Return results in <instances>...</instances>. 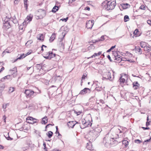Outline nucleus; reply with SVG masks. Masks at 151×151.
Here are the masks:
<instances>
[{"mask_svg": "<svg viewBox=\"0 0 151 151\" xmlns=\"http://www.w3.org/2000/svg\"><path fill=\"white\" fill-rule=\"evenodd\" d=\"M9 104H5V105H3V108L4 109H6V106L7 105H8Z\"/></svg>", "mask_w": 151, "mask_h": 151, "instance_id": "nucleus-54", "label": "nucleus"}, {"mask_svg": "<svg viewBox=\"0 0 151 151\" xmlns=\"http://www.w3.org/2000/svg\"><path fill=\"white\" fill-rule=\"evenodd\" d=\"M85 10L89 11L90 10V8L89 6H87L85 8Z\"/></svg>", "mask_w": 151, "mask_h": 151, "instance_id": "nucleus-59", "label": "nucleus"}, {"mask_svg": "<svg viewBox=\"0 0 151 151\" xmlns=\"http://www.w3.org/2000/svg\"><path fill=\"white\" fill-rule=\"evenodd\" d=\"M109 142L111 143V147L116 145L118 143V142L114 138H111L109 137Z\"/></svg>", "mask_w": 151, "mask_h": 151, "instance_id": "nucleus-6", "label": "nucleus"}, {"mask_svg": "<svg viewBox=\"0 0 151 151\" xmlns=\"http://www.w3.org/2000/svg\"><path fill=\"white\" fill-rule=\"evenodd\" d=\"M50 125H52V124H47V125L46 126H45V131H46V129L47 128V127Z\"/></svg>", "mask_w": 151, "mask_h": 151, "instance_id": "nucleus-60", "label": "nucleus"}, {"mask_svg": "<svg viewBox=\"0 0 151 151\" xmlns=\"http://www.w3.org/2000/svg\"><path fill=\"white\" fill-rule=\"evenodd\" d=\"M65 34L63 36V37L62 38H61L60 39V45L62 47H63V48H64V45L63 43V42H62V41H63V40L64 39V37H65Z\"/></svg>", "mask_w": 151, "mask_h": 151, "instance_id": "nucleus-22", "label": "nucleus"}, {"mask_svg": "<svg viewBox=\"0 0 151 151\" xmlns=\"http://www.w3.org/2000/svg\"><path fill=\"white\" fill-rule=\"evenodd\" d=\"M9 71L13 72L12 73H14L17 72V68L15 67L12 69L10 70Z\"/></svg>", "mask_w": 151, "mask_h": 151, "instance_id": "nucleus-31", "label": "nucleus"}, {"mask_svg": "<svg viewBox=\"0 0 151 151\" xmlns=\"http://www.w3.org/2000/svg\"><path fill=\"white\" fill-rule=\"evenodd\" d=\"M114 77V75H113V78H112L111 76L110 72L109 71H106L103 74V80L108 79L111 81L113 80Z\"/></svg>", "mask_w": 151, "mask_h": 151, "instance_id": "nucleus-4", "label": "nucleus"}, {"mask_svg": "<svg viewBox=\"0 0 151 151\" xmlns=\"http://www.w3.org/2000/svg\"><path fill=\"white\" fill-rule=\"evenodd\" d=\"M32 16L31 15H29L27 16L26 19L27 20H29V21H30L32 20Z\"/></svg>", "mask_w": 151, "mask_h": 151, "instance_id": "nucleus-27", "label": "nucleus"}, {"mask_svg": "<svg viewBox=\"0 0 151 151\" xmlns=\"http://www.w3.org/2000/svg\"><path fill=\"white\" fill-rule=\"evenodd\" d=\"M33 42V41L32 40H30L28 41L26 43V45L27 46L30 44H31Z\"/></svg>", "mask_w": 151, "mask_h": 151, "instance_id": "nucleus-38", "label": "nucleus"}, {"mask_svg": "<svg viewBox=\"0 0 151 151\" xmlns=\"http://www.w3.org/2000/svg\"><path fill=\"white\" fill-rule=\"evenodd\" d=\"M26 120H30L31 122L32 121H33L34 120H36V119L33 118L32 117H29L27 118Z\"/></svg>", "mask_w": 151, "mask_h": 151, "instance_id": "nucleus-37", "label": "nucleus"}, {"mask_svg": "<svg viewBox=\"0 0 151 151\" xmlns=\"http://www.w3.org/2000/svg\"><path fill=\"white\" fill-rule=\"evenodd\" d=\"M44 57L46 59H51V57H50V55H48V56Z\"/></svg>", "mask_w": 151, "mask_h": 151, "instance_id": "nucleus-53", "label": "nucleus"}, {"mask_svg": "<svg viewBox=\"0 0 151 151\" xmlns=\"http://www.w3.org/2000/svg\"><path fill=\"white\" fill-rule=\"evenodd\" d=\"M129 20V17L128 15H125L124 17V20L125 22L128 21Z\"/></svg>", "mask_w": 151, "mask_h": 151, "instance_id": "nucleus-34", "label": "nucleus"}, {"mask_svg": "<svg viewBox=\"0 0 151 151\" xmlns=\"http://www.w3.org/2000/svg\"><path fill=\"white\" fill-rule=\"evenodd\" d=\"M142 10H148V8L147 6H145L144 5H142ZM149 12V10H148Z\"/></svg>", "mask_w": 151, "mask_h": 151, "instance_id": "nucleus-44", "label": "nucleus"}, {"mask_svg": "<svg viewBox=\"0 0 151 151\" xmlns=\"http://www.w3.org/2000/svg\"><path fill=\"white\" fill-rule=\"evenodd\" d=\"M101 131V128L96 127L94 129L91 130L90 131L89 134L92 137L96 138Z\"/></svg>", "mask_w": 151, "mask_h": 151, "instance_id": "nucleus-2", "label": "nucleus"}, {"mask_svg": "<svg viewBox=\"0 0 151 151\" xmlns=\"http://www.w3.org/2000/svg\"><path fill=\"white\" fill-rule=\"evenodd\" d=\"M68 18L67 17L66 18H63V19H60V20H61L63 21H65V22H66L68 20Z\"/></svg>", "mask_w": 151, "mask_h": 151, "instance_id": "nucleus-51", "label": "nucleus"}, {"mask_svg": "<svg viewBox=\"0 0 151 151\" xmlns=\"http://www.w3.org/2000/svg\"><path fill=\"white\" fill-rule=\"evenodd\" d=\"M14 91V87H10L9 90V92L10 93L13 92Z\"/></svg>", "mask_w": 151, "mask_h": 151, "instance_id": "nucleus-46", "label": "nucleus"}, {"mask_svg": "<svg viewBox=\"0 0 151 151\" xmlns=\"http://www.w3.org/2000/svg\"><path fill=\"white\" fill-rule=\"evenodd\" d=\"M92 124V123H91L90 122H86V124L85 126V127H83L82 128H84L85 127H89V126H91V125ZM81 128L82 129L80 125H79Z\"/></svg>", "mask_w": 151, "mask_h": 151, "instance_id": "nucleus-26", "label": "nucleus"}, {"mask_svg": "<svg viewBox=\"0 0 151 151\" xmlns=\"http://www.w3.org/2000/svg\"><path fill=\"white\" fill-rule=\"evenodd\" d=\"M95 90L97 91H99L103 90V88L101 86H98L95 88Z\"/></svg>", "mask_w": 151, "mask_h": 151, "instance_id": "nucleus-32", "label": "nucleus"}, {"mask_svg": "<svg viewBox=\"0 0 151 151\" xmlns=\"http://www.w3.org/2000/svg\"><path fill=\"white\" fill-rule=\"evenodd\" d=\"M104 35L102 36L101 38V39H99L98 40H96L95 41H92V42L93 43H96V42H98V41H103L105 39L104 38Z\"/></svg>", "mask_w": 151, "mask_h": 151, "instance_id": "nucleus-21", "label": "nucleus"}, {"mask_svg": "<svg viewBox=\"0 0 151 151\" xmlns=\"http://www.w3.org/2000/svg\"><path fill=\"white\" fill-rule=\"evenodd\" d=\"M74 112L75 114H77V115L78 116L82 112V111H77L76 110H74Z\"/></svg>", "mask_w": 151, "mask_h": 151, "instance_id": "nucleus-40", "label": "nucleus"}, {"mask_svg": "<svg viewBox=\"0 0 151 151\" xmlns=\"http://www.w3.org/2000/svg\"><path fill=\"white\" fill-rule=\"evenodd\" d=\"M150 139H151V138L150 139H147L146 140H145L144 142H143V144H146L147 142H150Z\"/></svg>", "mask_w": 151, "mask_h": 151, "instance_id": "nucleus-45", "label": "nucleus"}, {"mask_svg": "<svg viewBox=\"0 0 151 151\" xmlns=\"http://www.w3.org/2000/svg\"><path fill=\"white\" fill-rule=\"evenodd\" d=\"M53 134V133L51 131H49L47 133H46V135L49 138H50L52 136Z\"/></svg>", "mask_w": 151, "mask_h": 151, "instance_id": "nucleus-23", "label": "nucleus"}, {"mask_svg": "<svg viewBox=\"0 0 151 151\" xmlns=\"http://www.w3.org/2000/svg\"><path fill=\"white\" fill-rule=\"evenodd\" d=\"M24 7L25 8L26 10H27V0H24Z\"/></svg>", "mask_w": 151, "mask_h": 151, "instance_id": "nucleus-30", "label": "nucleus"}, {"mask_svg": "<svg viewBox=\"0 0 151 151\" xmlns=\"http://www.w3.org/2000/svg\"><path fill=\"white\" fill-rule=\"evenodd\" d=\"M116 4L115 1H108L106 0L102 3V5L106 9L109 10L114 9Z\"/></svg>", "mask_w": 151, "mask_h": 151, "instance_id": "nucleus-1", "label": "nucleus"}, {"mask_svg": "<svg viewBox=\"0 0 151 151\" xmlns=\"http://www.w3.org/2000/svg\"><path fill=\"white\" fill-rule=\"evenodd\" d=\"M115 46H116V45H114V46H112L111 48H110V49L111 50H112L114 48H115Z\"/></svg>", "mask_w": 151, "mask_h": 151, "instance_id": "nucleus-64", "label": "nucleus"}, {"mask_svg": "<svg viewBox=\"0 0 151 151\" xmlns=\"http://www.w3.org/2000/svg\"><path fill=\"white\" fill-rule=\"evenodd\" d=\"M76 121H69L67 123V125L69 128H73L74 126L76 124H79L78 122H76Z\"/></svg>", "mask_w": 151, "mask_h": 151, "instance_id": "nucleus-11", "label": "nucleus"}, {"mask_svg": "<svg viewBox=\"0 0 151 151\" xmlns=\"http://www.w3.org/2000/svg\"><path fill=\"white\" fill-rule=\"evenodd\" d=\"M24 93L25 94L27 98L33 97L37 94L36 92H34L30 89H26L24 91Z\"/></svg>", "mask_w": 151, "mask_h": 151, "instance_id": "nucleus-3", "label": "nucleus"}, {"mask_svg": "<svg viewBox=\"0 0 151 151\" xmlns=\"http://www.w3.org/2000/svg\"><path fill=\"white\" fill-rule=\"evenodd\" d=\"M37 39L39 40L42 42H43L44 40V37L43 36V35L42 34H40V35L39 37H37Z\"/></svg>", "mask_w": 151, "mask_h": 151, "instance_id": "nucleus-24", "label": "nucleus"}, {"mask_svg": "<svg viewBox=\"0 0 151 151\" xmlns=\"http://www.w3.org/2000/svg\"><path fill=\"white\" fill-rule=\"evenodd\" d=\"M47 54L49 55H50V57H51V58L55 57L57 55L55 53L53 54V52H47Z\"/></svg>", "mask_w": 151, "mask_h": 151, "instance_id": "nucleus-19", "label": "nucleus"}, {"mask_svg": "<svg viewBox=\"0 0 151 151\" xmlns=\"http://www.w3.org/2000/svg\"><path fill=\"white\" fill-rule=\"evenodd\" d=\"M147 24L151 25V20H148L147 21Z\"/></svg>", "mask_w": 151, "mask_h": 151, "instance_id": "nucleus-55", "label": "nucleus"}, {"mask_svg": "<svg viewBox=\"0 0 151 151\" xmlns=\"http://www.w3.org/2000/svg\"><path fill=\"white\" fill-rule=\"evenodd\" d=\"M27 122L29 123L32 124H34L35 123H36L37 122L36 120H36H34L32 121L31 122H29L28 121Z\"/></svg>", "mask_w": 151, "mask_h": 151, "instance_id": "nucleus-47", "label": "nucleus"}, {"mask_svg": "<svg viewBox=\"0 0 151 151\" xmlns=\"http://www.w3.org/2000/svg\"><path fill=\"white\" fill-rule=\"evenodd\" d=\"M132 110L131 109H127L124 111V115L123 116V119L127 116H131L132 114Z\"/></svg>", "mask_w": 151, "mask_h": 151, "instance_id": "nucleus-8", "label": "nucleus"}, {"mask_svg": "<svg viewBox=\"0 0 151 151\" xmlns=\"http://www.w3.org/2000/svg\"><path fill=\"white\" fill-rule=\"evenodd\" d=\"M6 117L5 115H4L3 116V119L4 120V122H6Z\"/></svg>", "mask_w": 151, "mask_h": 151, "instance_id": "nucleus-57", "label": "nucleus"}, {"mask_svg": "<svg viewBox=\"0 0 151 151\" xmlns=\"http://www.w3.org/2000/svg\"><path fill=\"white\" fill-rule=\"evenodd\" d=\"M141 49L139 46H136L135 48V50L136 51V52H139Z\"/></svg>", "mask_w": 151, "mask_h": 151, "instance_id": "nucleus-35", "label": "nucleus"}, {"mask_svg": "<svg viewBox=\"0 0 151 151\" xmlns=\"http://www.w3.org/2000/svg\"><path fill=\"white\" fill-rule=\"evenodd\" d=\"M93 20H89L87 22L86 24V27L87 29H91L93 25Z\"/></svg>", "mask_w": 151, "mask_h": 151, "instance_id": "nucleus-9", "label": "nucleus"}, {"mask_svg": "<svg viewBox=\"0 0 151 151\" xmlns=\"http://www.w3.org/2000/svg\"><path fill=\"white\" fill-rule=\"evenodd\" d=\"M121 56L120 55L118 54V55H117L116 56V58H118V60L119 59L120 60V59H121Z\"/></svg>", "mask_w": 151, "mask_h": 151, "instance_id": "nucleus-56", "label": "nucleus"}, {"mask_svg": "<svg viewBox=\"0 0 151 151\" xmlns=\"http://www.w3.org/2000/svg\"><path fill=\"white\" fill-rule=\"evenodd\" d=\"M121 6L123 9H126L128 7V6L130 7V5L128 4H122Z\"/></svg>", "mask_w": 151, "mask_h": 151, "instance_id": "nucleus-17", "label": "nucleus"}, {"mask_svg": "<svg viewBox=\"0 0 151 151\" xmlns=\"http://www.w3.org/2000/svg\"><path fill=\"white\" fill-rule=\"evenodd\" d=\"M122 144L124 145L125 146L127 147L128 145V142L127 140H124L122 141Z\"/></svg>", "mask_w": 151, "mask_h": 151, "instance_id": "nucleus-28", "label": "nucleus"}, {"mask_svg": "<svg viewBox=\"0 0 151 151\" xmlns=\"http://www.w3.org/2000/svg\"><path fill=\"white\" fill-rule=\"evenodd\" d=\"M10 77V76L9 75H8L5 76L3 78L1 79V81L2 82H4V80L6 79H9V78Z\"/></svg>", "mask_w": 151, "mask_h": 151, "instance_id": "nucleus-33", "label": "nucleus"}, {"mask_svg": "<svg viewBox=\"0 0 151 151\" xmlns=\"http://www.w3.org/2000/svg\"><path fill=\"white\" fill-rule=\"evenodd\" d=\"M55 34H52L51 36V37H50L49 39V41L50 42H52L55 39Z\"/></svg>", "mask_w": 151, "mask_h": 151, "instance_id": "nucleus-25", "label": "nucleus"}, {"mask_svg": "<svg viewBox=\"0 0 151 151\" xmlns=\"http://www.w3.org/2000/svg\"><path fill=\"white\" fill-rule=\"evenodd\" d=\"M91 92L90 89L88 88H85L83 90L81 91L79 94L83 95L87 93H90Z\"/></svg>", "mask_w": 151, "mask_h": 151, "instance_id": "nucleus-12", "label": "nucleus"}, {"mask_svg": "<svg viewBox=\"0 0 151 151\" xmlns=\"http://www.w3.org/2000/svg\"><path fill=\"white\" fill-rule=\"evenodd\" d=\"M81 121L82 124L84 126V127H85V125L86 124L87 122L84 119H82Z\"/></svg>", "mask_w": 151, "mask_h": 151, "instance_id": "nucleus-41", "label": "nucleus"}, {"mask_svg": "<svg viewBox=\"0 0 151 151\" xmlns=\"http://www.w3.org/2000/svg\"><path fill=\"white\" fill-rule=\"evenodd\" d=\"M119 80V82L121 84L122 83H123L125 81V79L124 78H122V76L120 78Z\"/></svg>", "mask_w": 151, "mask_h": 151, "instance_id": "nucleus-29", "label": "nucleus"}, {"mask_svg": "<svg viewBox=\"0 0 151 151\" xmlns=\"http://www.w3.org/2000/svg\"><path fill=\"white\" fill-rule=\"evenodd\" d=\"M10 21H12V22L14 24H16L17 23L18 21L16 19L15 17L14 16L13 17L10 19Z\"/></svg>", "mask_w": 151, "mask_h": 151, "instance_id": "nucleus-18", "label": "nucleus"}, {"mask_svg": "<svg viewBox=\"0 0 151 151\" xmlns=\"http://www.w3.org/2000/svg\"><path fill=\"white\" fill-rule=\"evenodd\" d=\"M147 122L146 123V126H147L150 124V121L149 120L148 116L147 117Z\"/></svg>", "mask_w": 151, "mask_h": 151, "instance_id": "nucleus-39", "label": "nucleus"}, {"mask_svg": "<svg viewBox=\"0 0 151 151\" xmlns=\"http://www.w3.org/2000/svg\"><path fill=\"white\" fill-rule=\"evenodd\" d=\"M98 53H95L94 55L91 56V57L89 58H95L96 56H98Z\"/></svg>", "mask_w": 151, "mask_h": 151, "instance_id": "nucleus-48", "label": "nucleus"}, {"mask_svg": "<svg viewBox=\"0 0 151 151\" xmlns=\"http://www.w3.org/2000/svg\"><path fill=\"white\" fill-rule=\"evenodd\" d=\"M10 20H6L5 22L4 23L3 26L5 29H8L11 27L10 24Z\"/></svg>", "mask_w": 151, "mask_h": 151, "instance_id": "nucleus-10", "label": "nucleus"}, {"mask_svg": "<svg viewBox=\"0 0 151 151\" xmlns=\"http://www.w3.org/2000/svg\"><path fill=\"white\" fill-rule=\"evenodd\" d=\"M91 47V48L94 49V47L93 45H91L89 47Z\"/></svg>", "mask_w": 151, "mask_h": 151, "instance_id": "nucleus-62", "label": "nucleus"}, {"mask_svg": "<svg viewBox=\"0 0 151 151\" xmlns=\"http://www.w3.org/2000/svg\"><path fill=\"white\" fill-rule=\"evenodd\" d=\"M4 69V67H2L1 68V69L0 70V73H1L2 71Z\"/></svg>", "mask_w": 151, "mask_h": 151, "instance_id": "nucleus-61", "label": "nucleus"}, {"mask_svg": "<svg viewBox=\"0 0 151 151\" xmlns=\"http://www.w3.org/2000/svg\"><path fill=\"white\" fill-rule=\"evenodd\" d=\"M25 55L24 54H23L22 55H21L18 58H17L15 61H16L17 59H21L22 58H24L25 57Z\"/></svg>", "mask_w": 151, "mask_h": 151, "instance_id": "nucleus-42", "label": "nucleus"}, {"mask_svg": "<svg viewBox=\"0 0 151 151\" xmlns=\"http://www.w3.org/2000/svg\"><path fill=\"white\" fill-rule=\"evenodd\" d=\"M59 9V6H55L53 8L52 10V12H53L55 13Z\"/></svg>", "mask_w": 151, "mask_h": 151, "instance_id": "nucleus-20", "label": "nucleus"}, {"mask_svg": "<svg viewBox=\"0 0 151 151\" xmlns=\"http://www.w3.org/2000/svg\"><path fill=\"white\" fill-rule=\"evenodd\" d=\"M139 32L138 30L137 29H136L134 31L133 34L134 35H137V33Z\"/></svg>", "mask_w": 151, "mask_h": 151, "instance_id": "nucleus-50", "label": "nucleus"}, {"mask_svg": "<svg viewBox=\"0 0 151 151\" xmlns=\"http://www.w3.org/2000/svg\"><path fill=\"white\" fill-rule=\"evenodd\" d=\"M139 84L137 82H134L133 83V87L134 89H137L139 87Z\"/></svg>", "mask_w": 151, "mask_h": 151, "instance_id": "nucleus-13", "label": "nucleus"}, {"mask_svg": "<svg viewBox=\"0 0 151 151\" xmlns=\"http://www.w3.org/2000/svg\"><path fill=\"white\" fill-rule=\"evenodd\" d=\"M107 58L109 59V60L110 61H112V60L111 59V58L110 56V55H108L107 56Z\"/></svg>", "mask_w": 151, "mask_h": 151, "instance_id": "nucleus-58", "label": "nucleus"}, {"mask_svg": "<svg viewBox=\"0 0 151 151\" xmlns=\"http://www.w3.org/2000/svg\"><path fill=\"white\" fill-rule=\"evenodd\" d=\"M38 12L40 14L39 15L40 18H42L45 16L46 12L45 10L42 9H40Z\"/></svg>", "mask_w": 151, "mask_h": 151, "instance_id": "nucleus-7", "label": "nucleus"}, {"mask_svg": "<svg viewBox=\"0 0 151 151\" xmlns=\"http://www.w3.org/2000/svg\"><path fill=\"white\" fill-rule=\"evenodd\" d=\"M86 77V76H85V75H83L82 76V77L81 78V79H82V80L83 79H85Z\"/></svg>", "mask_w": 151, "mask_h": 151, "instance_id": "nucleus-63", "label": "nucleus"}, {"mask_svg": "<svg viewBox=\"0 0 151 151\" xmlns=\"http://www.w3.org/2000/svg\"><path fill=\"white\" fill-rule=\"evenodd\" d=\"M134 142L137 144H140L142 142V141L137 139H135L134 141Z\"/></svg>", "mask_w": 151, "mask_h": 151, "instance_id": "nucleus-43", "label": "nucleus"}, {"mask_svg": "<svg viewBox=\"0 0 151 151\" xmlns=\"http://www.w3.org/2000/svg\"><path fill=\"white\" fill-rule=\"evenodd\" d=\"M47 122V117L46 116H45L42 118V124H45Z\"/></svg>", "mask_w": 151, "mask_h": 151, "instance_id": "nucleus-16", "label": "nucleus"}, {"mask_svg": "<svg viewBox=\"0 0 151 151\" xmlns=\"http://www.w3.org/2000/svg\"><path fill=\"white\" fill-rule=\"evenodd\" d=\"M10 52L8 50V49H7L5 50H4L2 53V55L3 56L6 53H10Z\"/></svg>", "mask_w": 151, "mask_h": 151, "instance_id": "nucleus-36", "label": "nucleus"}, {"mask_svg": "<svg viewBox=\"0 0 151 151\" xmlns=\"http://www.w3.org/2000/svg\"><path fill=\"white\" fill-rule=\"evenodd\" d=\"M109 137L108 134H106L104 138L103 143L105 146L107 147H111V143L109 142Z\"/></svg>", "mask_w": 151, "mask_h": 151, "instance_id": "nucleus-5", "label": "nucleus"}, {"mask_svg": "<svg viewBox=\"0 0 151 151\" xmlns=\"http://www.w3.org/2000/svg\"><path fill=\"white\" fill-rule=\"evenodd\" d=\"M6 138L8 140H11L13 139V138L10 137L9 135H8V136L7 137H6Z\"/></svg>", "mask_w": 151, "mask_h": 151, "instance_id": "nucleus-52", "label": "nucleus"}, {"mask_svg": "<svg viewBox=\"0 0 151 151\" xmlns=\"http://www.w3.org/2000/svg\"><path fill=\"white\" fill-rule=\"evenodd\" d=\"M19 30H22L23 31V25H21L19 26Z\"/></svg>", "mask_w": 151, "mask_h": 151, "instance_id": "nucleus-49", "label": "nucleus"}, {"mask_svg": "<svg viewBox=\"0 0 151 151\" xmlns=\"http://www.w3.org/2000/svg\"><path fill=\"white\" fill-rule=\"evenodd\" d=\"M142 48H143V50L146 52H148L151 50L150 47L147 46H144L143 47V46L142 45Z\"/></svg>", "mask_w": 151, "mask_h": 151, "instance_id": "nucleus-14", "label": "nucleus"}, {"mask_svg": "<svg viewBox=\"0 0 151 151\" xmlns=\"http://www.w3.org/2000/svg\"><path fill=\"white\" fill-rule=\"evenodd\" d=\"M118 53L116 51H114L113 52V55L114 56L115 59L114 60H116L119 61H120V60L119 59L118 60V58H116V56L117 55H118Z\"/></svg>", "mask_w": 151, "mask_h": 151, "instance_id": "nucleus-15", "label": "nucleus"}]
</instances>
